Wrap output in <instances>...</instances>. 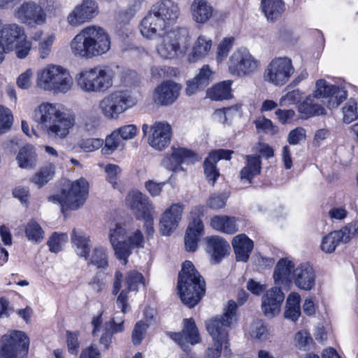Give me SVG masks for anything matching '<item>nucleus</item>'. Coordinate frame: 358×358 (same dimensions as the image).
<instances>
[{
  "label": "nucleus",
  "mask_w": 358,
  "mask_h": 358,
  "mask_svg": "<svg viewBox=\"0 0 358 358\" xmlns=\"http://www.w3.org/2000/svg\"><path fill=\"white\" fill-rule=\"evenodd\" d=\"M180 15L178 4L171 0H162L152 6L141 20L140 31L144 38L155 39L161 37L173 25Z\"/></svg>",
  "instance_id": "1"
},
{
  "label": "nucleus",
  "mask_w": 358,
  "mask_h": 358,
  "mask_svg": "<svg viewBox=\"0 0 358 358\" xmlns=\"http://www.w3.org/2000/svg\"><path fill=\"white\" fill-rule=\"evenodd\" d=\"M34 120L54 139L66 138L75 123L73 115L61 111L59 106L49 103L41 104L34 110Z\"/></svg>",
  "instance_id": "2"
},
{
  "label": "nucleus",
  "mask_w": 358,
  "mask_h": 358,
  "mask_svg": "<svg viewBox=\"0 0 358 358\" xmlns=\"http://www.w3.org/2000/svg\"><path fill=\"white\" fill-rule=\"evenodd\" d=\"M237 303L230 300L224 309L222 315L213 317L206 322V329L213 341L206 352V358H218L221 355L223 345L225 348H227L228 331L237 321Z\"/></svg>",
  "instance_id": "3"
},
{
  "label": "nucleus",
  "mask_w": 358,
  "mask_h": 358,
  "mask_svg": "<svg viewBox=\"0 0 358 358\" xmlns=\"http://www.w3.org/2000/svg\"><path fill=\"white\" fill-rule=\"evenodd\" d=\"M71 48L76 56L92 58L106 53L110 48V40L103 28L90 26L73 38Z\"/></svg>",
  "instance_id": "4"
},
{
  "label": "nucleus",
  "mask_w": 358,
  "mask_h": 358,
  "mask_svg": "<svg viewBox=\"0 0 358 358\" xmlns=\"http://www.w3.org/2000/svg\"><path fill=\"white\" fill-rule=\"evenodd\" d=\"M177 289L182 302L194 307L206 293V282L192 262L186 260L178 274Z\"/></svg>",
  "instance_id": "5"
},
{
  "label": "nucleus",
  "mask_w": 358,
  "mask_h": 358,
  "mask_svg": "<svg viewBox=\"0 0 358 358\" xmlns=\"http://www.w3.org/2000/svg\"><path fill=\"white\" fill-rule=\"evenodd\" d=\"M109 239L116 257L122 261L124 265L127 264L133 250L144 247V236L140 229L128 235L126 229L120 224H115L110 229Z\"/></svg>",
  "instance_id": "6"
},
{
  "label": "nucleus",
  "mask_w": 358,
  "mask_h": 358,
  "mask_svg": "<svg viewBox=\"0 0 358 358\" xmlns=\"http://www.w3.org/2000/svg\"><path fill=\"white\" fill-rule=\"evenodd\" d=\"M162 41L157 46V52L164 59H173L185 54L189 46V31L179 27L162 35Z\"/></svg>",
  "instance_id": "7"
},
{
  "label": "nucleus",
  "mask_w": 358,
  "mask_h": 358,
  "mask_svg": "<svg viewBox=\"0 0 358 358\" xmlns=\"http://www.w3.org/2000/svg\"><path fill=\"white\" fill-rule=\"evenodd\" d=\"M89 192L87 181L80 178L73 181L70 188L62 189L59 194H54L48 198V201L59 204L62 212L67 210H77L83 206Z\"/></svg>",
  "instance_id": "8"
},
{
  "label": "nucleus",
  "mask_w": 358,
  "mask_h": 358,
  "mask_svg": "<svg viewBox=\"0 0 358 358\" xmlns=\"http://www.w3.org/2000/svg\"><path fill=\"white\" fill-rule=\"evenodd\" d=\"M78 86L87 92H103L113 85L111 71L96 66L81 71L77 79Z\"/></svg>",
  "instance_id": "9"
},
{
  "label": "nucleus",
  "mask_w": 358,
  "mask_h": 358,
  "mask_svg": "<svg viewBox=\"0 0 358 358\" xmlns=\"http://www.w3.org/2000/svg\"><path fill=\"white\" fill-rule=\"evenodd\" d=\"M30 340L22 331L11 330L0 339V358H27Z\"/></svg>",
  "instance_id": "10"
},
{
  "label": "nucleus",
  "mask_w": 358,
  "mask_h": 358,
  "mask_svg": "<svg viewBox=\"0 0 358 358\" xmlns=\"http://www.w3.org/2000/svg\"><path fill=\"white\" fill-rule=\"evenodd\" d=\"M133 105L131 96L125 92L120 91L103 98L99 103V108L105 117L114 120Z\"/></svg>",
  "instance_id": "11"
},
{
  "label": "nucleus",
  "mask_w": 358,
  "mask_h": 358,
  "mask_svg": "<svg viewBox=\"0 0 358 358\" xmlns=\"http://www.w3.org/2000/svg\"><path fill=\"white\" fill-rule=\"evenodd\" d=\"M294 72L292 60L287 57H276L271 60L264 73L265 81L276 86L285 84Z\"/></svg>",
  "instance_id": "12"
},
{
  "label": "nucleus",
  "mask_w": 358,
  "mask_h": 358,
  "mask_svg": "<svg viewBox=\"0 0 358 358\" xmlns=\"http://www.w3.org/2000/svg\"><path fill=\"white\" fill-rule=\"evenodd\" d=\"M259 66V62L246 48H240L235 51L228 62L229 73L238 77L253 73Z\"/></svg>",
  "instance_id": "13"
},
{
  "label": "nucleus",
  "mask_w": 358,
  "mask_h": 358,
  "mask_svg": "<svg viewBox=\"0 0 358 358\" xmlns=\"http://www.w3.org/2000/svg\"><path fill=\"white\" fill-rule=\"evenodd\" d=\"M204 207L198 206L191 210L192 220L189 222L185 236V245L188 252H194L203 231L201 217L203 215Z\"/></svg>",
  "instance_id": "14"
},
{
  "label": "nucleus",
  "mask_w": 358,
  "mask_h": 358,
  "mask_svg": "<svg viewBox=\"0 0 358 358\" xmlns=\"http://www.w3.org/2000/svg\"><path fill=\"white\" fill-rule=\"evenodd\" d=\"M315 88L313 92L315 97L329 98V108L338 107L348 96V92L343 87L330 84L324 79H320L316 82Z\"/></svg>",
  "instance_id": "15"
},
{
  "label": "nucleus",
  "mask_w": 358,
  "mask_h": 358,
  "mask_svg": "<svg viewBox=\"0 0 358 358\" xmlns=\"http://www.w3.org/2000/svg\"><path fill=\"white\" fill-rule=\"evenodd\" d=\"M152 131L148 141L150 146L157 150H162L169 145L171 138V127L165 122H156L152 127L143 124L142 131L146 136L148 131Z\"/></svg>",
  "instance_id": "16"
},
{
  "label": "nucleus",
  "mask_w": 358,
  "mask_h": 358,
  "mask_svg": "<svg viewBox=\"0 0 358 358\" xmlns=\"http://www.w3.org/2000/svg\"><path fill=\"white\" fill-rule=\"evenodd\" d=\"M181 332H169V337L177 343L184 351H187L189 345H194L201 341L198 329L192 318L184 319Z\"/></svg>",
  "instance_id": "17"
},
{
  "label": "nucleus",
  "mask_w": 358,
  "mask_h": 358,
  "mask_svg": "<svg viewBox=\"0 0 358 358\" xmlns=\"http://www.w3.org/2000/svg\"><path fill=\"white\" fill-rule=\"evenodd\" d=\"M15 17L29 26L41 25L46 21V13L34 1L24 2L15 12Z\"/></svg>",
  "instance_id": "18"
},
{
  "label": "nucleus",
  "mask_w": 358,
  "mask_h": 358,
  "mask_svg": "<svg viewBox=\"0 0 358 358\" xmlns=\"http://www.w3.org/2000/svg\"><path fill=\"white\" fill-rule=\"evenodd\" d=\"M98 13V6L94 0H83L69 14L67 21L71 26L76 27L90 21Z\"/></svg>",
  "instance_id": "19"
},
{
  "label": "nucleus",
  "mask_w": 358,
  "mask_h": 358,
  "mask_svg": "<svg viewBox=\"0 0 358 358\" xmlns=\"http://www.w3.org/2000/svg\"><path fill=\"white\" fill-rule=\"evenodd\" d=\"M195 161V154L190 150L183 148H172V153L166 156L162 165L167 170L177 172L182 171V164H191Z\"/></svg>",
  "instance_id": "20"
},
{
  "label": "nucleus",
  "mask_w": 358,
  "mask_h": 358,
  "mask_svg": "<svg viewBox=\"0 0 358 358\" xmlns=\"http://www.w3.org/2000/svg\"><path fill=\"white\" fill-rule=\"evenodd\" d=\"M285 295L281 289L273 287L267 290L262 298V309L265 316L273 317L278 314Z\"/></svg>",
  "instance_id": "21"
},
{
  "label": "nucleus",
  "mask_w": 358,
  "mask_h": 358,
  "mask_svg": "<svg viewBox=\"0 0 358 358\" xmlns=\"http://www.w3.org/2000/svg\"><path fill=\"white\" fill-rule=\"evenodd\" d=\"M180 90V86L173 81L163 82L155 90L154 101L160 106L171 105L178 99Z\"/></svg>",
  "instance_id": "22"
},
{
  "label": "nucleus",
  "mask_w": 358,
  "mask_h": 358,
  "mask_svg": "<svg viewBox=\"0 0 358 358\" xmlns=\"http://www.w3.org/2000/svg\"><path fill=\"white\" fill-rule=\"evenodd\" d=\"M127 201L130 208L134 211L136 218L149 216L154 212V207L150 199L138 191H133L129 194Z\"/></svg>",
  "instance_id": "23"
},
{
  "label": "nucleus",
  "mask_w": 358,
  "mask_h": 358,
  "mask_svg": "<svg viewBox=\"0 0 358 358\" xmlns=\"http://www.w3.org/2000/svg\"><path fill=\"white\" fill-rule=\"evenodd\" d=\"M295 285L300 289L309 291L315 283L316 274L313 267L308 263L301 264L293 272Z\"/></svg>",
  "instance_id": "24"
},
{
  "label": "nucleus",
  "mask_w": 358,
  "mask_h": 358,
  "mask_svg": "<svg viewBox=\"0 0 358 358\" xmlns=\"http://www.w3.org/2000/svg\"><path fill=\"white\" fill-rule=\"evenodd\" d=\"M183 211L182 205L173 204L162 215L160 220V230L164 236H169L176 229Z\"/></svg>",
  "instance_id": "25"
},
{
  "label": "nucleus",
  "mask_w": 358,
  "mask_h": 358,
  "mask_svg": "<svg viewBox=\"0 0 358 358\" xmlns=\"http://www.w3.org/2000/svg\"><path fill=\"white\" fill-rule=\"evenodd\" d=\"M23 29L16 24L3 25L0 29V44L7 50H13L16 43L24 38Z\"/></svg>",
  "instance_id": "26"
},
{
  "label": "nucleus",
  "mask_w": 358,
  "mask_h": 358,
  "mask_svg": "<svg viewBox=\"0 0 358 358\" xmlns=\"http://www.w3.org/2000/svg\"><path fill=\"white\" fill-rule=\"evenodd\" d=\"M350 238V226L347 224L340 230L332 231L325 236L321 243V249L326 253H331L340 243H348Z\"/></svg>",
  "instance_id": "27"
},
{
  "label": "nucleus",
  "mask_w": 358,
  "mask_h": 358,
  "mask_svg": "<svg viewBox=\"0 0 358 358\" xmlns=\"http://www.w3.org/2000/svg\"><path fill=\"white\" fill-rule=\"evenodd\" d=\"M237 262H247L254 248V242L245 234H238L231 242Z\"/></svg>",
  "instance_id": "28"
},
{
  "label": "nucleus",
  "mask_w": 358,
  "mask_h": 358,
  "mask_svg": "<svg viewBox=\"0 0 358 358\" xmlns=\"http://www.w3.org/2000/svg\"><path fill=\"white\" fill-rule=\"evenodd\" d=\"M207 251L211 255L215 263L218 264L227 255L229 244L222 238L212 236L206 238Z\"/></svg>",
  "instance_id": "29"
},
{
  "label": "nucleus",
  "mask_w": 358,
  "mask_h": 358,
  "mask_svg": "<svg viewBox=\"0 0 358 358\" xmlns=\"http://www.w3.org/2000/svg\"><path fill=\"white\" fill-rule=\"evenodd\" d=\"M213 71L208 65H203L199 73L192 80L187 82L186 93L188 95L194 94L198 90H203L210 83Z\"/></svg>",
  "instance_id": "30"
},
{
  "label": "nucleus",
  "mask_w": 358,
  "mask_h": 358,
  "mask_svg": "<svg viewBox=\"0 0 358 358\" xmlns=\"http://www.w3.org/2000/svg\"><path fill=\"white\" fill-rule=\"evenodd\" d=\"M318 98L313 96H308L306 99L298 106V110L301 114L302 117L308 119L315 116L323 115L326 114L324 108L318 103Z\"/></svg>",
  "instance_id": "31"
},
{
  "label": "nucleus",
  "mask_w": 358,
  "mask_h": 358,
  "mask_svg": "<svg viewBox=\"0 0 358 358\" xmlns=\"http://www.w3.org/2000/svg\"><path fill=\"white\" fill-rule=\"evenodd\" d=\"M294 269V264L292 261L286 258L280 259L278 262L273 272L275 283L281 285L290 282L291 275Z\"/></svg>",
  "instance_id": "32"
},
{
  "label": "nucleus",
  "mask_w": 358,
  "mask_h": 358,
  "mask_svg": "<svg viewBox=\"0 0 358 358\" xmlns=\"http://www.w3.org/2000/svg\"><path fill=\"white\" fill-rule=\"evenodd\" d=\"M193 19L198 23H205L212 17L213 8L207 0H194L191 4Z\"/></svg>",
  "instance_id": "33"
},
{
  "label": "nucleus",
  "mask_w": 358,
  "mask_h": 358,
  "mask_svg": "<svg viewBox=\"0 0 358 358\" xmlns=\"http://www.w3.org/2000/svg\"><path fill=\"white\" fill-rule=\"evenodd\" d=\"M90 236L80 230L73 229L71 234V243L76 247V252L86 260L90 257Z\"/></svg>",
  "instance_id": "34"
},
{
  "label": "nucleus",
  "mask_w": 358,
  "mask_h": 358,
  "mask_svg": "<svg viewBox=\"0 0 358 358\" xmlns=\"http://www.w3.org/2000/svg\"><path fill=\"white\" fill-rule=\"evenodd\" d=\"M236 222L234 217L227 215H217L210 220V224L214 229L227 234H234L238 231Z\"/></svg>",
  "instance_id": "35"
},
{
  "label": "nucleus",
  "mask_w": 358,
  "mask_h": 358,
  "mask_svg": "<svg viewBox=\"0 0 358 358\" xmlns=\"http://www.w3.org/2000/svg\"><path fill=\"white\" fill-rule=\"evenodd\" d=\"M53 83L54 86L50 91L64 94L71 90L73 83L69 71L59 66H57V76Z\"/></svg>",
  "instance_id": "36"
},
{
  "label": "nucleus",
  "mask_w": 358,
  "mask_h": 358,
  "mask_svg": "<svg viewBox=\"0 0 358 358\" xmlns=\"http://www.w3.org/2000/svg\"><path fill=\"white\" fill-rule=\"evenodd\" d=\"M247 164L242 169L240 173L241 179L245 180L249 183L252 178L260 173L262 162L259 156L247 155Z\"/></svg>",
  "instance_id": "37"
},
{
  "label": "nucleus",
  "mask_w": 358,
  "mask_h": 358,
  "mask_svg": "<svg viewBox=\"0 0 358 358\" xmlns=\"http://www.w3.org/2000/svg\"><path fill=\"white\" fill-rule=\"evenodd\" d=\"M124 329L122 317L120 319L113 317L108 324H106V330L101 336L100 343L103 345L106 349H108L112 341L113 334L122 332Z\"/></svg>",
  "instance_id": "38"
},
{
  "label": "nucleus",
  "mask_w": 358,
  "mask_h": 358,
  "mask_svg": "<svg viewBox=\"0 0 358 358\" xmlns=\"http://www.w3.org/2000/svg\"><path fill=\"white\" fill-rule=\"evenodd\" d=\"M261 8L267 20L273 21L284 11L285 3L282 0H262Z\"/></svg>",
  "instance_id": "39"
},
{
  "label": "nucleus",
  "mask_w": 358,
  "mask_h": 358,
  "mask_svg": "<svg viewBox=\"0 0 358 358\" xmlns=\"http://www.w3.org/2000/svg\"><path fill=\"white\" fill-rule=\"evenodd\" d=\"M231 80H224L215 85L208 90V97L215 101L229 99L231 98Z\"/></svg>",
  "instance_id": "40"
},
{
  "label": "nucleus",
  "mask_w": 358,
  "mask_h": 358,
  "mask_svg": "<svg viewBox=\"0 0 358 358\" xmlns=\"http://www.w3.org/2000/svg\"><path fill=\"white\" fill-rule=\"evenodd\" d=\"M16 159L19 166L22 169H31L35 166L36 163V155L34 147L31 145H27L22 147Z\"/></svg>",
  "instance_id": "41"
},
{
  "label": "nucleus",
  "mask_w": 358,
  "mask_h": 358,
  "mask_svg": "<svg viewBox=\"0 0 358 358\" xmlns=\"http://www.w3.org/2000/svg\"><path fill=\"white\" fill-rule=\"evenodd\" d=\"M58 66H48L40 72L37 76V85L45 90H51L54 86V80L57 76Z\"/></svg>",
  "instance_id": "42"
},
{
  "label": "nucleus",
  "mask_w": 358,
  "mask_h": 358,
  "mask_svg": "<svg viewBox=\"0 0 358 358\" xmlns=\"http://www.w3.org/2000/svg\"><path fill=\"white\" fill-rule=\"evenodd\" d=\"M300 315V296L296 293H292L287 297L284 316L285 318L295 322Z\"/></svg>",
  "instance_id": "43"
},
{
  "label": "nucleus",
  "mask_w": 358,
  "mask_h": 358,
  "mask_svg": "<svg viewBox=\"0 0 358 358\" xmlns=\"http://www.w3.org/2000/svg\"><path fill=\"white\" fill-rule=\"evenodd\" d=\"M211 45V40H207L204 36H200L193 47L192 53L189 56V61L195 62L204 57L210 51Z\"/></svg>",
  "instance_id": "44"
},
{
  "label": "nucleus",
  "mask_w": 358,
  "mask_h": 358,
  "mask_svg": "<svg viewBox=\"0 0 358 358\" xmlns=\"http://www.w3.org/2000/svg\"><path fill=\"white\" fill-rule=\"evenodd\" d=\"M55 169V166L52 164L41 167L31 178V182L38 187H43L53 178Z\"/></svg>",
  "instance_id": "45"
},
{
  "label": "nucleus",
  "mask_w": 358,
  "mask_h": 358,
  "mask_svg": "<svg viewBox=\"0 0 358 358\" xmlns=\"http://www.w3.org/2000/svg\"><path fill=\"white\" fill-rule=\"evenodd\" d=\"M90 259V264L95 266L97 268H106L108 266V255L106 249L103 247H96L92 250Z\"/></svg>",
  "instance_id": "46"
},
{
  "label": "nucleus",
  "mask_w": 358,
  "mask_h": 358,
  "mask_svg": "<svg viewBox=\"0 0 358 358\" xmlns=\"http://www.w3.org/2000/svg\"><path fill=\"white\" fill-rule=\"evenodd\" d=\"M25 234L28 240L35 243H41L44 238V231L36 221L31 220L25 227Z\"/></svg>",
  "instance_id": "47"
},
{
  "label": "nucleus",
  "mask_w": 358,
  "mask_h": 358,
  "mask_svg": "<svg viewBox=\"0 0 358 358\" xmlns=\"http://www.w3.org/2000/svg\"><path fill=\"white\" fill-rule=\"evenodd\" d=\"M68 236L65 233L54 232L48 241L49 250L52 252L57 253L62 250L63 245L67 242Z\"/></svg>",
  "instance_id": "48"
},
{
  "label": "nucleus",
  "mask_w": 358,
  "mask_h": 358,
  "mask_svg": "<svg viewBox=\"0 0 358 358\" xmlns=\"http://www.w3.org/2000/svg\"><path fill=\"white\" fill-rule=\"evenodd\" d=\"M216 162L208 156L203 162L204 173L208 182L211 185H214L217 178L220 176V173L215 166Z\"/></svg>",
  "instance_id": "49"
},
{
  "label": "nucleus",
  "mask_w": 358,
  "mask_h": 358,
  "mask_svg": "<svg viewBox=\"0 0 358 358\" xmlns=\"http://www.w3.org/2000/svg\"><path fill=\"white\" fill-rule=\"evenodd\" d=\"M120 143L118 133L113 131L105 139L104 145L101 147L102 154L104 155H112L119 147Z\"/></svg>",
  "instance_id": "50"
},
{
  "label": "nucleus",
  "mask_w": 358,
  "mask_h": 358,
  "mask_svg": "<svg viewBox=\"0 0 358 358\" xmlns=\"http://www.w3.org/2000/svg\"><path fill=\"white\" fill-rule=\"evenodd\" d=\"M343 122L350 124L358 119L357 103L354 99H350L343 108Z\"/></svg>",
  "instance_id": "51"
},
{
  "label": "nucleus",
  "mask_w": 358,
  "mask_h": 358,
  "mask_svg": "<svg viewBox=\"0 0 358 358\" xmlns=\"http://www.w3.org/2000/svg\"><path fill=\"white\" fill-rule=\"evenodd\" d=\"M125 281L129 291H136L138 286L144 284V278L141 273L130 271L127 274Z\"/></svg>",
  "instance_id": "52"
},
{
  "label": "nucleus",
  "mask_w": 358,
  "mask_h": 358,
  "mask_svg": "<svg viewBox=\"0 0 358 358\" xmlns=\"http://www.w3.org/2000/svg\"><path fill=\"white\" fill-rule=\"evenodd\" d=\"M103 145V141L101 138H90L82 139L78 142V146L87 152H94Z\"/></svg>",
  "instance_id": "53"
},
{
  "label": "nucleus",
  "mask_w": 358,
  "mask_h": 358,
  "mask_svg": "<svg viewBox=\"0 0 358 358\" xmlns=\"http://www.w3.org/2000/svg\"><path fill=\"white\" fill-rule=\"evenodd\" d=\"M296 345L299 350H309L313 340L306 331H299L295 335Z\"/></svg>",
  "instance_id": "54"
},
{
  "label": "nucleus",
  "mask_w": 358,
  "mask_h": 358,
  "mask_svg": "<svg viewBox=\"0 0 358 358\" xmlns=\"http://www.w3.org/2000/svg\"><path fill=\"white\" fill-rule=\"evenodd\" d=\"M227 199L226 193H215L210 196L207 205L212 209H220L225 206Z\"/></svg>",
  "instance_id": "55"
},
{
  "label": "nucleus",
  "mask_w": 358,
  "mask_h": 358,
  "mask_svg": "<svg viewBox=\"0 0 358 358\" xmlns=\"http://www.w3.org/2000/svg\"><path fill=\"white\" fill-rule=\"evenodd\" d=\"M105 172L107 181L112 185L113 188H116L118 176L121 173L120 167L116 164H108L105 166Z\"/></svg>",
  "instance_id": "56"
},
{
  "label": "nucleus",
  "mask_w": 358,
  "mask_h": 358,
  "mask_svg": "<svg viewBox=\"0 0 358 358\" xmlns=\"http://www.w3.org/2000/svg\"><path fill=\"white\" fill-rule=\"evenodd\" d=\"M78 331H67L66 333L68 351L71 355H77L80 347L78 341Z\"/></svg>",
  "instance_id": "57"
},
{
  "label": "nucleus",
  "mask_w": 358,
  "mask_h": 358,
  "mask_svg": "<svg viewBox=\"0 0 358 358\" xmlns=\"http://www.w3.org/2000/svg\"><path fill=\"white\" fill-rule=\"evenodd\" d=\"M12 125V115L8 108L0 106V134L6 132Z\"/></svg>",
  "instance_id": "58"
},
{
  "label": "nucleus",
  "mask_w": 358,
  "mask_h": 358,
  "mask_svg": "<svg viewBox=\"0 0 358 358\" xmlns=\"http://www.w3.org/2000/svg\"><path fill=\"white\" fill-rule=\"evenodd\" d=\"M234 38L233 37L224 38L217 47V59L222 61L228 55L231 50Z\"/></svg>",
  "instance_id": "59"
},
{
  "label": "nucleus",
  "mask_w": 358,
  "mask_h": 358,
  "mask_svg": "<svg viewBox=\"0 0 358 358\" xmlns=\"http://www.w3.org/2000/svg\"><path fill=\"white\" fill-rule=\"evenodd\" d=\"M306 137V129L301 127H299L289 131L287 141L290 145H297L301 141H305Z\"/></svg>",
  "instance_id": "60"
},
{
  "label": "nucleus",
  "mask_w": 358,
  "mask_h": 358,
  "mask_svg": "<svg viewBox=\"0 0 358 358\" xmlns=\"http://www.w3.org/2000/svg\"><path fill=\"white\" fill-rule=\"evenodd\" d=\"M148 325L143 321L138 322L132 331V342L135 345H139L144 336Z\"/></svg>",
  "instance_id": "61"
},
{
  "label": "nucleus",
  "mask_w": 358,
  "mask_h": 358,
  "mask_svg": "<svg viewBox=\"0 0 358 358\" xmlns=\"http://www.w3.org/2000/svg\"><path fill=\"white\" fill-rule=\"evenodd\" d=\"M250 335L255 339L264 341L267 338L268 331L264 324L255 322L251 327Z\"/></svg>",
  "instance_id": "62"
},
{
  "label": "nucleus",
  "mask_w": 358,
  "mask_h": 358,
  "mask_svg": "<svg viewBox=\"0 0 358 358\" xmlns=\"http://www.w3.org/2000/svg\"><path fill=\"white\" fill-rule=\"evenodd\" d=\"M255 125L258 130L264 131L266 134H275L278 129L273 124V122L265 117H260L255 121Z\"/></svg>",
  "instance_id": "63"
},
{
  "label": "nucleus",
  "mask_w": 358,
  "mask_h": 358,
  "mask_svg": "<svg viewBox=\"0 0 358 358\" xmlns=\"http://www.w3.org/2000/svg\"><path fill=\"white\" fill-rule=\"evenodd\" d=\"M115 131L118 133V137L120 136L122 139L129 140L136 136L138 129L134 124H128L120 127Z\"/></svg>",
  "instance_id": "64"
}]
</instances>
